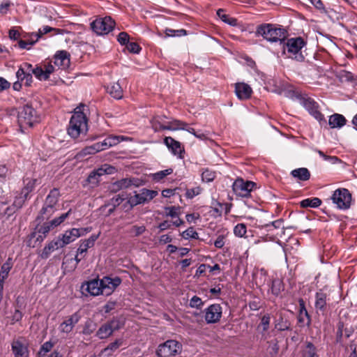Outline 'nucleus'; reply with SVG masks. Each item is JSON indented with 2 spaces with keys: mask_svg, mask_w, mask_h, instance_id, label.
<instances>
[{
  "mask_svg": "<svg viewBox=\"0 0 357 357\" xmlns=\"http://www.w3.org/2000/svg\"><path fill=\"white\" fill-rule=\"evenodd\" d=\"M125 199L123 195H117L111 199V203L114 207L119 206Z\"/></svg>",
  "mask_w": 357,
  "mask_h": 357,
  "instance_id": "774afa93",
  "label": "nucleus"
},
{
  "mask_svg": "<svg viewBox=\"0 0 357 357\" xmlns=\"http://www.w3.org/2000/svg\"><path fill=\"white\" fill-rule=\"evenodd\" d=\"M290 326V322L287 319H284L282 315L280 316L275 323V328L280 331L289 330Z\"/></svg>",
  "mask_w": 357,
  "mask_h": 357,
  "instance_id": "a19ab883",
  "label": "nucleus"
},
{
  "mask_svg": "<svg viewBox=\"0 0 357 357\" xmlns=\"http://www.w3.org/2000/svg\"><path fill=\"white\" fill-rule=\"evenodd\" d=\"M215 173L208 169H206L202 172V178L204 181L210 182L215 178Z\"/></svg>",
  "mask_w": 357,
  "mask_h": 357,
  "instance_id": "bf43d9fd",
  "label": "nucleus"
},
{
  "mask_svg": "<svg viewBox=\"0 0 357 357\" xmlns=\"http://www.w3.org/2000/svg\"><path fill=\"white\" fill-rule=\"evenodd\" d=\"M223 9H218L217 10V15L225 23L234 26L236 24V20L233 17H229L227 15L224 13Z\"/></svg>",
  "mask_w": 357,
  "mask_h": 357,
  "instance_id": "c03bdc74",
  "label": "nucleus"
},
{
  "mask_svg": "<svg viewBox=\"0 0 357 357\" xmlns=\"http://www.w3.org/2000/svg\"><path fill=\"white\" fill-rule=\"evenodd\" d=\"M255 185L252 181L238 178L233 183V190L238 196L248 197Z\"/></svg>",
  "mask_w": 357,
  "mask_h": 357,
  "instance_id": "9b49d317",
  "label": "nucleus"
},
{
  "mask_svg": "<svg viewBox=\"0 0 357 357\" xmlns=\"http://www.w3.org/2000/svg\"><path fill=\"white\" fill-rule=\"evenodd\" d=\"M291 174L293 177L303 181H307L310 178V172L305 167L294 169L291 171Z\"/></svg>",
  "mask_w": 357,
  "mask_h": 357,
  "instance_id": "c756f323",
  "label": "nucleus"
},
{
  "mask_svg": "<svg viewBox=\"0 0 357 357\" xmlns=\"http://www.w3.org/2000/svg\"><path fill=\"white\" fill-rule=\"evenodd\" d=\"M247 229L245 224L241 223L235 226L234 233L236 236L243 237L246 234Z\"/></svg>",
  "mask_w": 357,
  "mask_h": 357,
  "instance_id": "8fccbe9b",
  "label": "nucleus"
},
{
  "mask_svg": "<svg viewBox=\"0 0 357 357\" xmlns=\"http://www.w3.org/2000/svg\"><path fill=\"white\" fill-rule=\"evenodd\" d=\"M182 236L185 238H194L197 239L199 238L198 233L195 231L192 227H190L182 233Z\"/></svg>",
  "mask_w": 357,
  "mask_h": 357,
  "instance_id": "864d4df0",
  "label": "nucleus"
},
{
  "mask_svg": "<svg viewBox=\"0 0 357 357\" xmlns=\"http://www.w3.org/2000/svg\"><path fill=\"white\" fill-rule=\"evenodd\" d=\"M102 295L109 296L115 289L119 287L121 283V279L119 277L114 278L105 276L100 280Z\"/></svg>",
  "mask_w": 357,
  "mask_h": 357,
  "instance_id": "f8f14e48",
  "label": "nucleus"
},
{
  "mask_svg": "<svg viewBox=\"0 0 357 357\" xmlns=\"http://www.w3.org/2000/svg\"><path fill=\"white\" fill-rule=\"evenodd\" d=\"M107 91L116 99H121L123 97V89L119 82L109 84L107 86Z\"/></svg>",
  "mask_w": 357,
  "mask_h": 357,
  "instance_id": "c85d7f7f",
  "label": "nucleus"
},
{
  "mask_svg": "<svg viewBox=\"0 0 357 357\" xmlns=\"http://www.w3.org/2000/svg\"><path fill=\"white\" fill-rule=\"evenodd\" d=\"M347 123L345 117L340 114H334L329 117L328 124L331 128H340Z\"/></svg>",
  "mask_w": 357,
  "mask_h": 357,
  "instance_id": "a878e982",
  "label": "nucleus"
},
{
  "mask_svg": "<svg viewBox=\"0 0 357 357\" xmlns=\"http://www.w3.org/2000/svg\"><path fill=\"white\" fill-rule=\"evenodd\" d=\"M115 168L109 165H104L97 169L92 171L88 178L87 182L95 187L98 185L100 181V177L105 174H112L114 172Z\"/></svg>",
  "mask_w": 357,
  "mask_h": 357,
  "instance_id": "9d476101",
  "label": "nucleus"
},
{
  "mask_svg": "<svg viewBox=\"0 0 357 357\" xmlns=\"http://www.w3.org/2000/svg\"><path fill=\"white\" fill-rule=\"evenodd\" d=\"M305 357H318L317 354V350L314 344L311 342H307L306 344V348L304 351Z\"/></svg>",
  "mask_w": 357,
  "mask_h": 357,
  "instance_id": "de8ad7c7",
  "label": "nucleus"
},
{
  "mask_svg": "<svg viewBox=\"0 0 357 357\" xmlns=\"http://www.w3.org/2000/svg\"><path fill=\"white\" fill-rule=\"evenodd\" d=\"M166 116H157L151 121L152 128L155 132H159L161 130H166L168 128L167 122L165 121V119Z\"/></svg>",
  "mask_w": 357,
  "mask_h": 357,
  "instance_id": "bb28decb",
  "label": "nucleus"
},
{
  "mask_svg": "<svg viewBox=\"0 0 357 357\" xmlns=\"http://www.w3.org/2000/svg\"><path fill=\"white\" fill-rule=\"evenodd\" d=\"M13 266V261L11 257H8L7 260L1 265L0 270V279L6 280L9 272Z\"/></svg>",
  "mask_w": 357,
  "mask_h": 357,
  "instance_id": "7c9ffc66",
  "label": "nucleus"
},
{
  "mask_svg": "<svg viewBox=\"0 0 357 357\" xmlns=\"http://www.w3.org/2000/svg\"><path fill=\"white\" fill-rule=\"evenodd\" d=\"M55 210V207L50 206L47 204H45L40 211V214L38 216V219H41L42 220L45 219H49L54 213Z\"/></svg>",
  "mask_w": 357,
  "mask_h": 357,
  "instance_id": "ea45409f",
  "label": "nucleus"
},
{
  "mask_svg": "<svg viewBox=\"0 0 357 357\" xmlns=\"http://www.w3.org/2000/svg\"><path fill=\"white\" fill-rule=\"evenodd\" d=\"M28 197V196H25L24 194H22V192H20V193L15 197L13 206L17 210L20 209L22 207Z\"/></svg>",
  "mask_w": 357,
  "mask_h": 357,
  "instance_id": "49530a36",
  "label": "nucleus"
},
{
  "mask_svg": "<svg viewBox=\"0 0 357 357\" xmlns=\"http://www.w3.org/2000/svg\"><path fill=\"white\" fill-rule=\"evenodd\" d=\"M72 210L70 209L68 212L61 214L59 217L53 219L52 221V225H54V227H57L61 225L71 213Z\"/></svg>",
  "mask_w": 357,
  "mask_h": 357,
  "instance_id": "5fc2aeb1",
  "label": "nucleus"
},
{
  "mask_svg": "<svg viewBox=\"0 0 357 357\" xmlns=\"http://www.w3.org/2000/svg\"><path fill=\"white\" fill-rule=\"evenodd\" d=\"M164 143L174 155L181 154L183 151L181 143L171 137H166Z\"/></svg>",
  "mask_w": 357,
  "mask_h": 357,
  "instance_id": "b1692460",
  "label": "nucleus"
},
{
  "mask_svg": "<svg viewBox=\"0 0 357 357\" xmlns=\"http://www.w3.org/2000/svg\"><path fill=\"white\" fill-rule=\"evenodd\" d=\"M84 105H81L75 109L68 128V135L74 139L79 135H85L88 130L87 119L86 115L82 111V107Z\"/></svg>",
  "mask_w": 357,
  "mask_h": 357,
  "instance_id": "f257e3e1",
  "label": "nucleus"
},
{
  "mask_svg": "<svg viewBox=\"0 0 357 357\" xmlns=\"http://www.w3.org/2000/svg\"><path fill=\"white\" fill-rule=\"evenodd\" d=\"M257 36H261L264 39L271 42H280L282 44L287 39V31L286 29L271 24L259 25L256 31Z\"/></svg>",
  "mask_w": 357,
  "mask_h": 357,
  "instance_id": "7ed1b4c3",
  "label": "nucleus"
},
{
  "mask_svg": "<svg viewBox=\"0 0 357 357\" xmlns=\"http://www.w3.org/2000/svg\"><path fill=\"white\" fill-rule=\"evenodd\" d=\"M54 63L56 66L65 68L69 66V54L66 51L59 52L54 58Z\"/></svg>",
  "mask_w": 357,
  "mask_h": 357,
  "instance_id": "393cba45",
  "label": "nucleus"
},
{
  "mask_svg": "<svg viewBox=\"0 0 357 357\" xmlns=\"http://www.w3.org/2000/svg\"><path fill=\"white\" fill-rule=\"evenodd\" d=\"M185 126H187V123L181 121L180 120L174 119L172 121L167 122V128L166 130H183L185 128Z\"/></svg>",
  "mask_w": 357,
  "mask_h": 357,
  "instance_id": "37998d69",
  "label": "nucleus"
},
{
  "mask_svg": "<svg viewBox=\"0 0 357 357\" xmlns=\"http://www.w3.org/2000/svg\"><path fill=\"white\" fill-rule=\"evenodd\" d=\"M203 305L204 303L202 302V299L197 296H194L190 301V306L191 307L199 309Z\"/></svg>",
  "mask_w": 357,
  "mask_h": 357,
  "instance_id": "13d9d810",
  "label": "nucleus"
},
{
  "mask_svg": "<svg viewBox=\"0 0 357 357\" xmlns=\"http://www.w3.org/2000/svg\"><path fill=\"white\" fill-rule=\"evenodd\" d=\"M100 146L101 145H100L99 142H97L91 146H86L76 154L75 158L78 160L82 159L87 155L95 154L99 151H102V148L100 147Z\"/></svg>",
  "mask_w": 357,
  "mask_h": 357,
  "instance_id": "5701e85b",
  "label": "nucleus"
},
{
  "mask_svg": "<svg viewBox=\"0 0 357 357\" xmlns=\"http://www.w3.org/2000/svg\"><path fill=\"white\" fill-rule=\"evenodd\" d=\"M251 87L245 83H236L235 86V93L237 97L241 100L248 99L252 94Z\"/></svg>",
  "mask_w": 357,
  "mask_h": 357,
  "instance_id": "6ab92c4d",
  "label": "nucleus"
},
{
  "mask_svg": "<svg viewBox=\"0 0 357 357\" xmlns=\"http://www.w3.org/2000/svg\"><path fill=\"white\" fill-rule=\"evenodd\" d=\"M99 234H93L88 239L84 241L79 245L77 253L82 255L86 252L87 250L94 245L95 241L98 239Z\"/></svg>",
  "mask_w": 357,
  "mask_h": 357,
  "instance_id": "cd10ccee",
  "label": "nucleus"
},
{
  "mask_svg": "<svg viewBox=\"0 0 357 357\" xmlns=\"http://www.w3.org/2000/svg\"><path fill=\"white\" fill-rule=\"evenodd\" d=\"M59 197V191L56 188L52 189L46 197L45 204L55 207Z\"/></svg>",
  "mask_w": 357,
  "mask_h": 357,
  "instance_id": "c9c22d12",
  "label": "nucleus"
},
{
  "mask_svg": "<svg viewBox=\"0 0 357 357\" xmlns=\"http://www.w3.org/2000/svg\"><path fill=\"white\" fill-rule=\"evenodd\" d=\"M202 192V188L199 186H196L192 188L187 189L185 196L189 199H192L195 196L199 195Z\"/></svg>",
  "mask_w": 357,
  "mask_h": 357,
  "instance_id": "6e6d98bb",
  "label": "nucleus"
},
{
  "mask_svg": "<svg viewBox=\"0 0 357 357\" xmlns=\"http://www.w3.org/2000/svg\"><path fill=\"white\" fill-rule=\"evenodd\" d=\"M54 227H55L52 225V221L45 222L39 228H36L37 231L31 233V238H36V241L41 243Z\"/></svg>",
  "mask_w": 357,
  "mask_h": 357,
  "instance_id": "f3484780",
  "label": "nucleus"
},
{
  "mask_svg": "<svg viewBox=\"0 0 357 357\" xmlns=\"http://www.w3.org/2000/svg\"><path fill=\"white\" fill-rule=\"evenodd\" d=\"M157 195L158 192L155 190L143 188L141 190L139 193L135 192V195L130 197L126 204H128L131 208L138 204L151 201Z\"/></svg>",
  "mask_w": 357,
  "mask_h": 357,
  "instance_id": "6e6552de",
  "label": "nucleus"
},
{
  "mask_svg": "<svg viewBox=\"0 0 357 357\" xmlns=\"http://www.w3.org/2000/svg\"><path fill=\"white\" fill-rule=\"evenodd\" d=\"M321 204V200L317 197H314L312 199L307 198L302 200L300 202V205L302 208H317Z\"/></svg>",
  "mask_w": 357,
  "mask_h": 357,
  "instance_id": "4c0bfd02",
  "label": "nucleus"
},
{
  "mask_svg": "<svg viewBox=\"0 0 357 357\" xmlns=\"http://www.w3.org/2000/svg\"><path fill=\"white\" fill-rule=\"evenodd\" d=\"M126 47L128 50V51L131 53L137 54L141 50V47L139 46V45L135 42H129L126 45Z\"/></svg>",
  "mask_w": 357,
  "mask_h": 357,
  "instance_id": "e2e57ef3",
  "label": "nucleus"
},
{
  "mask_svg": "<svg viewBox=\"0 0 357 357\" xmlns=\"http://www.w3.org/2000/svg\"><path fill=\"white\" fill-rule=\"evenodd\" d=\"M5 206H6V204H2L0 206V207L3 210V212L1 213L6 215L8 217L12 215L17 210V208H14V206L13 205L11 206H6L5 208H3Z\"/></svg>",
  "mask_w": 357,
  "mask_h": 357,
  "instance_id": "0e129e2a",
  "label": "nucleus"
},
{
  "mask_svg": "<svg viewBox=\"0 0 357 357\" xmlns=\"http://www.w3.org/2000/svg\"><path fill=\"white\" fill-rule=\"evenodd\" d=\"M114 26V21L109 16L96 19L91 24L92 30L98 35L109 33L113 30Z\"/></svg>",
  "mask_w": 357,
  "mask_h": 357,
  "instance_id": "0eeeda50",
  "label": "nucleus"
},
{
  "mask_svg": "<svg viewBox=\"0 0 357 357\" xmlns=\"http://www.w3.org/2000/svg\"><path fill=\"white\" fill-rule=\"evenodd\" d=\"M181 349V344L176 340H167L160 344L156 351L158 357H169L178 354Z\"/></svg>",
  "mask_w": 357,
  "mask_h": 357,
  "instance_id": "423d86ee",
  "label": "nucleus"
},
{
  "mask_svg": "<svg viewBox=\"0 0 357 357\" xmlns=\"http://www.w3.org/2000/svg\"><path fill=\"white\" fill-rule=\"evenodd\" d=\"M282 44V54L284 56L298 62L304 61L305 57L302 53V48L305 45V42L301 37L288 38Z\"/></svg>",
  "mask_w": 357,
  "mask_h": 357,
  "instance_id": "f03ea898",
  "label": "nucleus"
},
{
  "mask_svg": "<svg viewBox=\"0 0 357 357\" xmlns=\"http://www.w3.org/2000/svg\"><path fill=\"white\" fill-rule=\"evenodd\" d=\"M107 322L114 332L123 327L125 324V319L122 317H116Z\"/></svg>",
  "mask_w": 357,
  "mask_h": 357,
  "instance_id": "58836bf2",
  "label": "nucleus"
},
{
  "mask_svg": "<svg viewBox=\"0 0 357 357\" xmlns=\"http://www.w3.org/2000/svg\"><path fill=\"white\" fill-rule=\"evenodd\" d=\"M11 349L15 357H28V348L20 341L15 340L11 344Z\"/></svg>",
  "mask_w": 357,
  "mask_h": 357,
  "instance_id": "4be33fe9",
  "label": "nucleus"
},
{
  "mask_svg": "<svg viewBox=\"0 0 357 357\" xmlns=\"http://www.w3.org/2000/svg\"><path fill=\"white\" fill-rule=\"evenodd\" d=\"M139 184L138 179L134 178H124L112 183L110 189L113 192H117L123 189H126L132 185L138 186Z\"/></svg>",
  "mask_w": 357,
  "mask_h": 357,
  "instance_id": "dca6fc26",
  "label": "nucleus"
},
{
  "mask_svg": "<svg viewBox=\"0 0 357 357\" xmlns=\"http://www.w3.org/2000/svg\"><path fill=\"white\" fill-rule=\"evenodd\" d=\"M172 172L173 169L172 168H169L155 173L153 177L155 181H159L164 178L166 176L171 174Z\"/></svg>",
  "mask_w": 357,
  "mask_h": 357,
  "instance_id": "09e8293b",
  "label": "nucleus"
},
{
  "mask_svg": "<svg viewBox=\"0 0 357 357\" xmlns=\"http://www.w3.org/2000/svg\"><path fill=\"white\" fill-rule=\"evenodd\" d=\"M89 231V230L87 228H73L72 229L66 231V232L62 234L60 240L62 243H63V246H65L71 242H73L79 236H84Z\"/></svg>",
  "mask_w": 357,
  "mask_h": 357,
  "instance_id": "4468645a",
  "label": "nucleus"
},
{
  "mask_svg": "<svg viewBox=\"0 0 357 357\" xmlns=\"http://www.w3.org/2000/svg\"><path fill=\"white\" fill-rule=\"evenodd\" d=\"M179 207H175V206H167L165 208V210L166 211V215L170 216L172 218H175L178 216V210H179Z\"/></svg>",
  "mask_w": 357,
  "mask_h": 357,
  "instance_id": "052dcab7",
  "label": "nucleus"
},
{
  "mask_svg": "<svg viewBox=\"0 0 357 357\" xmlns=\"http://www.w3.org/2000/svg\"><path fill=\"white\" fill-rule=\"evenodd\" d=\"M271 317L269 314H265L262 317L260 325L263 327V331H266L270 325Z\"/></svg>",
  "mask_w": 357,
  "mask_h": 357,
  "instance_id": "69168bd1",
  "label": "nucleus"
},
{
  "mask_svg": "<svg viewBox=\"0 0 357 357\" xmlns=\"http://www.w3.org/2000/svg\"><path fill=\"white\" fill-rule=\"evenodd\" d=\"M63 243L60 240V237L49 243L43 250L40 257L43 259H47L52 252L59 248H63Z\"/></svg>",
  "mask_w": 357,
  "mask_h": 357,
  "instance_id": "412c9836",
  "label": "nucleus"
},
{
  "mask_svg": "<svg viewBox=\"0 0 357 357\" xmlns=\"http://www.w3.org/2000/svg\"><path fill=\"white\" fill-rule=\"evenodd\" d=\"M51 32H52V35H57V34L61 33L63 32V30L56 29V28H52L49 26H44L42 28L39 29L38 33L34 34V36L36 37V41H38V40L40 37H42L43 35L48 33H51Z\"/></svg>",
  "mask_w": 357,
  "mask_h": 357,
  "instance_id": "72a5a7b5",
  "label": "nucleus"
},
{
  "mask_svg": "<svg viewBox=\"0 0 357 357\" xmlns=\"http://www.w3.org/2000/svg\"><path fill=\"white\" fill-rule=\"evenodd\" d=\"M298 303H299V307H300L298 316V323L301 326L305 325V326H309L311 323V319H310V317L305 308V302L302 298H301V299H299Z\"/></svg>",
  "mask_w": 357,
  "mask_h": 357,
  "instance_id": "aec40b11",
  "label": "nucleus"
},
{
  "mask_svg": "<svg viewBox=\"0 0 357 357\" xmlns=\"http://www.w3.org/2000/svg\"><path fill=\"white\" fill-rule=\"evenodd\" d=\"M289 93L291 98L298 100L309 113L317 121H321L324 119V115L318 109V104L311 98L303 96L298 91H290Z\"/></svg>",
  "mask_w": 357,
  "mask_h": 357,
  "instance_id": "39448f33",
  "label": "nucleus"
},
{
  "mask_svg": "<svg viewBox=\"0 0 357 357\" xmlns=\"http://www.w3.org/2000/svg\"><path fill=\"white\" fill-rule=\"evenodd\" d=\"M17 121L20 130L23 128H31L34 123L38 121L36 111L29 105H25L18 108Z\"/></svg>",
  "mask_w": 357,
  "mask_h": 357,
  "instance_id": "20e7f679",
  "label": "nucleus"
},
{
  "mask_svg": "<svg viewBox=\"0 0 357 357\" xmlns=\"http://www.w3.org/2000/svg\"><path fill=\"white\" fill-rule=\"evenodd\" d=\"M24 314L22 312L21 310L15 309L14 312L12 313L10 316L7 317L10 324L11 325L15 324L17 322H19L22 320Z\"/></svg>",
  "mask_w": 357,
  "mask_h": 357,
  "instance_id": "a18cd8bd",
  "label": "nucleus"
},
{
  "mask_svg": "<svg viewBox=\"0 0 357 357\" xmlns=\"http://www.w3.org/2000/svg\"><path fill=\"white\" fill-rule=\"evenodd\" d=\"M281 289H282V284H281L280 280H273L272 281L271 287L272 294L275 296H278L280 293Z\"/></svg>",
  "mask_w": 357,
  "mask_h": 357,
  "instance_id": "3c124183",
  "label": "nucleus"
},
{
  "mask_svg": "<svg viewBox=\"0 0 357 357\" xmlns=\"http://www.w3.org/2000/svg\"><path fill=\"white\" fill-rule=\"evenodd\" d=\"M54 344L50 342L47 341L43 343L39 350V351H42V353H47L51 351V349L53 348Z\"/></svg>",
  "mask_w": 357,
  "mask_h": 357,
  "instance_id": "338daca9",
  "label": "nucleus"
},
{
  "mask_svg": "<svg viewBox=\"0 0 357 357\" xmlns=\"http://www.w3.org/2000/svg\"><path fill=\"white\" fill-rule=\"evenodd\" d=\"M331 199L339 208L347 209L351 205V195L347 189L340 188L334 191Z\"/></svg>",
  "mask_w": 357,
  "mask_h": 357,
  "instance_id": "1a4fd4ad",
  "label": "nucleus"
},
{
  "mask_svg": "<svg viewBox=\"0 0 357 357\" xmlns=\"http://www.w3.org/2000/svg\"><path fill=\"white\" fill-rule=\"evenodd\" d=\"M38 180L36 178H26L24 179V188L22 189V194H24L25 196H28L37 184Z\"/></svg>",
  "mask_w": 357,
  "mask_h": 357,
  "instance_id": "2f4dec72",
  "label": "nucleus"
},
{
  "mask_svg": "<svg viewBox=\"0 0 357 357\" xmlns=\"http://www.w3.org/2000/svg\"><path fill=\"white\" fill-rule=\"evenodd\" d=\"M224 206L223 204H221L217 201H213L211 205V210L210 212L213 213V215L215 217H220L222 215L224 212Z\"/></svg>",
  "mask_w": 357,
  "mask_h": 357,
  "instance_id": "79ce46f5",
  "label": "nucleus"
},
{
  "mask_svg": "<svg viewBox=\"0 0 357 357\" xmlns=\"http://www.w3.org/2000/svg\"><path fill=\"white\" fill-rule=\"evenodd\" d=\"M326 294L322 291H319L316 294L315 307L317 310H325L326 306Z\"/></svg>",
  "mask_w": 357,
  "mask_h": 357,
  "instance_id": "473e14b6",
  "label": "nucleus"
},
{
  "mask_svg": "<svg viewBox=\"0 0 357 357\" xmlns=\"http://www.w3.org/2000/svg\"><path fill=\"white\" fill-rule=\"evenodd\" d=\"M113 333V331L109 325L108 322L102 324L98 331L96 332V336L100 339H105L109 337Z\"/></svg>",
  "mask_w": 357,
  "mask_h": 357,
  "instance_id": "f704fd0d",
  "label": "nucleus"
},
{
  "mask_svg": "<svg viewBox=\"0 0 357 357\" xmlns=\"http://www.w3.org/2000/svg\"><path fill=\"white\" fill-rule=\"evenodd\" d=\"M130 36L126 32H121L117 37L118 42L121 45H127L130 41Z\"/></svg>",
  "mask_w": 357,
  "mask_h": 357,
  "instance_id": "680f3d73",
  "label": "nucleus"
},
{
  "mask_svg": "<svg viewBox=\"0 0 357 357\" xmlns=\"http://www.w3.org/2000/svg\"><path fill=\"white\" fill-rule=\"evenodd\" d=\"M33 74L39 80H47L44 69L41 66H36L33 70Z\"/></svg>",
  "mask_w": 357,
  "mask_h": 357,
  "instance_id": "603ef678",
  "label": "nucleus"
},
{
  "mask_svg": "<svg viewBox=\"0 0 357 357\" xmlns=\"http://www.w3.org/2000/svg\"><path fill=\"white\" fill-rule=\"evenodd\" d=\"M205 321L207 324L218 322L222 317V308L220 304H212L205 309Z\"/></svg>",
  "mask_w": 357,
  "mask_h": 357,
  "instance_id": "ddd939ff",
  "label": "nucleus"
},
{
  "mask_svg": "<svg viewBox=\"0 0 357 357\" xmlns=\"http://www.w3.org/2000/svg\"><path fill=\"white\" fill-rule=\"evenodd\" d=\"M146 230V228L144 226H137L134 225L132 226L130 229L129 230V233L135 236H138L143 234Z\"/></svg>",
  "mask_w": 357,
  "mask_h": 357,
  "instance_id": "4d7b16f0",
  "label": "nucleus"
},
{
  "mask_svg": "<svg viewBox=\"0 0 357 357\" xmlns=\"http://www.w3.org/2000/svg\"><path fill=\"white\" fill-rule=\"evenodd\" d=\"M99 284H100L99 280L93 279L83 284L82 289L87 291L91 296H98L102 294L101 287Z\"/></svg>",
  "mask_w": 357,
  "mask_h": 357,
  "instance_id": "a211bd4d",
  "label": "nucleus"
},
{
  "mask_svg": "<svg viewBox=\"0 0 357 357\" xmlns=\"http://www.w3.org/2000/svg\"><path fill=\"white\" fill-rule=\"evenodd\" d=\"M81 317L78 312H75L66 320H64L59 326V330L61 333L68 334L73 330L75 326L78 323Z\"/></svg>",
  "mask_w": 357,
  "mask_h": 357,
  "instance_id": "2eb2a0df",
  "label": "nucleus"
},
{
  "mask_svg": "<svg viewBox=\"0 0 357 357\" xmlns=\"http://www.w3.org/2000/svg\"><path fill=\"white\" fill-rule=\"evenodd\" d=\"M119 137L118 136H109L106 137L102 142H99L102 151L105 150L112 146H115L119 143Z\"/></svg>",
  "mask_w": 357,
  "mask_h": 357,
  "instance_id": "e433bc0d",
  "label": "nucleus"
}]
</instances>
